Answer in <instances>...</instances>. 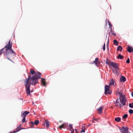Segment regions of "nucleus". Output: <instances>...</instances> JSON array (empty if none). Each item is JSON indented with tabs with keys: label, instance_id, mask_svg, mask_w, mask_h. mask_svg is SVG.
<instances>
[{
	"label": "nucleus",
	"instance_id": "nucleus-1",
	"mask_svg": "<svg viewBox=\"0 0 133 133\" xmlns=\"http://www.w3.org/2000/svg\"><path fill=\"white\" fill-rule=\"evenodd\" d=\"M30 72L32 75H34L31 77L29 76L24 81L25 86L26 89V92L27 95H30V88L31 85H35L36 84L38 83V79L41 78V74L39 72L38 73H35L33 69L30 70Z\"/></svg>",
	"mask_w": 133,
	"mask_h": 133
},
{
	"label": "nucleus",
	"instance_id": "nucleus-2",
	"mask_svg": "<svg viewBox=\"0 0 133 133\" xmlns=\"http://www.w3.org/2000/svg\"><path fill=\"white\" fill-rule=\"evenodd\" d=\"M12 44L10 43V40L7 44L5 47L0 50V55L2 54H4L7 58L11 61L9 58L12 56H14L16 54L12 49Z\"/></svg>",
	"mask_w": 133,
	"mask_h": 133
},
{
	"label": "nucleus",
	"instance_id": "nucleus-3",
	"mask_svg": "<svg viewBox=\"0 0 133 133\" xmlns=\"http://www.w3.org/2000/svg\"><path fill=\"white\" fill-rule=\"evenodd\" d=\"M117 94H119L120 96V102L123 106L125 105L126 99L124 97V96L123 95L122 93L119 91L117 90Z\"/></svg>",
	"mask_w": 133,
	"mask_h": 133
},
{
	"label": "nucleus",
	"instance_id": "nucleus-4",
	"mask_svg": "<svg viewBox=\"0 0 133 133\" xmlns=\"http://www.w3.org/2000/svg\"><path fill=\"white\" fill-rule=\"evenodd\" d=\"M111 66L114 67L115 69V72L116 74H118L119 72V69L118 68V65L117 64L113 62H111Z\"/></svg>",
	"mask_w": 133,
	"mask_h": 133
},
{
	"label": "nucleus",
	"instance_id": "nucleus-5",
	"mask_svg": "<svg viewBox=\"0 0 133 133\" xmlns=\"http://www.w3.org/2000/svg\"><path fill=\"white\" fill-rule=\"evenodd\" d=\"M119 128L121 133H130L128 131L129 128L128 127H123L122 128Z\"/></svg>",
	"mask_w": 133,
	"mask_h": 133
},
{
	"label": "nucleus",
	"instance_id": "nucleus-6",
	"mask_svg": "<svg viewBox=\"0 0 133 133\" xmlns=\"http://www.w3.org/2000/svg\"><path fill=\"white\" fill-rule=\"evenodd\" d=\"M110 87L108 85H106L105 87V94L106 95L110 94L111 92L110 90Z\"/></svg>",
	"mask_w": 133,
	"mask_h": 133
},
{
	"label": "nucleus",
	"instance_id": "nucleus-7",
	"mask_svg": "<svg viewBox=\"0 0 133 133\" xmlns=\"http://www.w3.org/2000/svg\"><path fill=\"white\" fill-rule=\"evenodd\" d=\"M39 122V121L35 120L34 123L32 122H31L30 123V124L31 126L32 127L34 124L36 125H37Z\"/></svg>",
	"mask_w": 133,
	"mask_h": 133
},
{
	"label": "nucleus",
	"instance_id": "nucleus-8",
	"mask_svg": "<svg viewBox=\"0 0 133 133\" xmlns=\"http://www.w3.org/2000/svg\"><path fill=\"white\" fill-rule=\"evenodd\" d=\"M29 112L27 111H25L21 115L22 117H25L27 115L29 114Z\"/></svg>",
	"mask_w": 133,
	"mask_h": 133
},
{
	"label": "nucleus",
	"instance_id": "nucleus-9",
	"mask_svg": "<svg viewBox=\"0 0 133 133\" xmlns=\"http://www.w3.org/2000/svg\"><path fill=\"white\" fill-rule=\"evenodd\" d=\"M128 48H127V50L129 52H131L133 51V48L131 47L129 45L128 46Z\"/></svg>",
	"mask_w": 133,
	"mask_h": 133
},
{
	"label": "nucleus",
	"instance_id": "nucleus-10",
	"mask_svg": "<svg viewBox=\"0 0 133 133\" xmlns=\"http://www.w3.org/2000/svg\"><path fill=\"white\" fill-rule=\"evenodd\" d=\"M126 80V78L125 77L123 76H122L120 78V82H125Z\"/></svg>",
	"mask_w": 133,
	"mask_h": 133
},
{
	"label": "nucleus",
	"instance_id": "nucleus-11",
	"mask_svg": "<svg viewBox=\"0 0 133 133\" xmlns=\"http://www.w3.org/2000/svg\"><path fill=\"white\" fill-rule=\"evenodd\" d=\"M21 129V126H19L17 128H16V129H15V131L14 130L13 131L14 133H15L16 132H17L19 131H20Z\"/></svg>",
	"mask_w": 133,
	"mask_h": 133
},
{
	"label": "nucleus",
	"instance_id": "nucleus-12",
	"mask_svg": "<svg viewBox=\"0 0 133 133\" xmlns=\"http://www.w3.org/2000/svg\"><path fill=\"white\" fill-rule=\"evenodd\" d=\"M102 107H101L99 108L98 109H97V110L98 111L99 114H101L102 113Z\"/></svg>",
	"mask_w": 133,
	"mask_h": 133
},
{
	"label": "nucleus",
	"instance_id": "nucleus-13",
	"mask_svg": "<svg viewBox=\"0 0 133 133\" xmlns=\"http://www.w3.org/2000/svg\"><path fill=\"white\" fill-rule=\"evenodd\" d=\"M41 83L44 86H45L46 85V82L45 81V79H42L41 81Z\"/></svg>",
	"mask_w": 133,
	"mask_h": 133
},
{
	"label": "nucleus",
	"instance_id": "nucleus-14",
	"mask_svg": "<svg viewBox=\"0 0 133 133\" xmlns=\"http://www.w3.org/2000/svg\"><path fill=\"white\" fill-rule=\"evenodd\" d=\"M114 81L113 79H112L110 81V82L109 83V85H114Z\"/></svg>",
	"mask_w": 133,
	"mask_h": 133
},
{
	"label": "nucleus",
	"instance_id": "nucleus-15",
	"mask_svg": "<svg viewBox=\"0 0 133 133\" xmlns=\"http://www.w3.org/2000/svg\"><path fill=\"white\" fill-rule=\"evenodd\" d=\"M115 121L118 122L120 121L121 118L119 117H117L115 118Z\"/></svg>",
	"mask_w": 133,
	"mask_h": 133
},
{
	"label": "nucleus",
	"instance_id": "nucleus-16",
	"mask_svg": "<svg viewBox=\"0 0 133 133\" xmlns=\"http://www.w3.org/2000/svg\"><path fill=\"white\" fill-rule=\"evenodd\" d=\"M122 48L121 46H118L117 49V50L118 51L119 50L120 51H122Z\"/></svg>",
	"mask_w": 133,
	"mask_h": 133
},
{
	"label": "nucleus",
	"instance_id": "nucleus-17",
	"mask_svg": "<svg viewBox=\"0 0 133 133\" xmlns=\"http://www.w3.org/2000/svg\"><path fill=\"white\" fill-rule=\"evenodd\" d=\"M118 59H122L123 58V56L122 55L120 54H119L118 56L117 57Z\"/></svg>",
	"mask_w": 133,
	"mask_h": 133
},
{
	"label": "nucleus",
	"instance_id": "nucleus-18",
	"mask_svg": "<svg viewBox=\"0 0 133 133\" xmlns=\"http://www.w3.org/2000/svg\"><path fill=\"white\" fill-rule=\"evenodd\" d=\"M65 125V124L64 123L61 125L59 126V128L60 129H61L62 128H64V127Z\"/></svg>",
	"mask_w": 133,
	"mask_h": 133
},
{
	"label": "nucleus",
	"instance_id": "nucleus-19",
	"mask_svg": "<svg viewBox=\"0 0 133 133\" xmlns=\"http://www.w3.org/2000/svg\"><path fill=\"white\" fill-rule=\"evenodd\" d=\"M45 123L46 125V127H48L49 126V122L48 121V120H45Z\"/></svg>",
	"mask_w": 133,
	"mask_h": 133
},
{
	"label": "nucleus",
	"instance_id": "nucleus-20",
	"mask_svg": "<svg viewBox=\"0 0 133 133\" xmlns=\"http://www.w3.org/2000/svg\"><path fill=\"white\" fill-rule=\"evenodd\" d=\"M69 130L70 131H72V130H74V129L72 128V125L71 124H70L69 125Z\"/></svg>",
	"mask_w": 133,
	"mask_h": 133
},
{
	"label": "nucleus",
	"instance_id": "nucleus-21",
	"mask_svg": "<svg viewBox=\"0 0 133 133\" xmlns=\"http://www.w3.org/2000/svg\"><path fill=\"white\" fill-rule=\"evenodd\" d=\"M113 42L114 44L116 45H118V43L116 39L114 40Z\"/></svg>",
	"mask_w": 133,
	"mask_h": 133
},
{
	"label": "nucleus",
	"instance_id": "nucleus-22",
	"mask_svg": "<svg viewBox=\"0 0 133 133\" xmlns=\"http://www.w3.org/2000/svg\"><path fill=\"white\" fill-rule=\"evenodd\" d=\"M98 59L97 58H96L95 60L93 61V63H95L96 64H97V62L98 61Z\"/></svg>",
	"mask_w": 133,
	"mask_h": 133
},
{
	"label": "nucleus",
	"instance_id": "nucleus-23",
	"mask_svg": "<svg viewBox=\"0 0 133 133\" xmlns=\"http://www.w3.org/2000/svg\"><path fill=\"white\" fill-rule=\"evenodd\" d=\"M128 116L127 114H125L123 116V119H125L127 118Z\"/></svg>",
	"mask_w": 133,
	"mask_h": 133
},
{
	"label": "nucleus",
	"instance_id": "nucleus-24",
	"mask_svg": "<svg viewBox=\"0 0 133 133\" xmlns=\"http://www.w3.org/2000/svg\"><path fill=\"white\" fill-rule=\"evenodd\" d=\"M111 62L110 61H108L106 63L109 66L111 65Z\"/></svg>",
	"mask_w": 133,
	"mask_h": 133
},
{
	"label": "nucleus",
	"instance_id": "nucleus-25",
	"mask_svg": "<svg viewBox=\"0 0 133 133\" xmlns=\"http://www.w3.org/2000/svg\"><path fill=\"white\" fill-rule=\"evenodd\" d=\"M129 107L131 108H133V103H132V104L130 103H129Z\"/></svg>",
	"mask_w": 133,
	"mask_h": 133
},
{
	"label": "nucleus",
	"instance_id": "nucleus-26",
	"mask_svg": "<svg viewBox=\"0 0 133 133\" xmlns=\"http://www.w3.org/2000/svg\"><path fill=\"white\" fill-rule=\"evenodd\" d=\"M85 124H82V129H84V128H86V129L87 128V127L85 128Z\"/></svg>",
	"mask_w": 133,
	"mask_h": 133
},
{
	"label": "nucleus",
	"instance_id": "nucleus-27",
	"mask_svg": "<svg viewBox=\"0 0 133 133\" xmlns=\"http://www.w3.org/2000/svg\"><path fill=\"white\" fill-rule=\"evenodd\" d=\"M129 112L130 114H132L133 113V110L132 109H130L129 110Z\"/></svg>",
	"mask_w": 133,
	"mask_h": 133
},
{
	"label": "nucleus",
	"instance_id": "nucleus-28",
	"mask_svg": "<svg viewBox=\"0 0 133 133\" xmlns=\"http://www.w3.org/2000/svg\"><path fill=\"white\" fill-rule=\"evenodd\" d=\"M111 32L112 34L114 35L115 36L116 35V34L115 33H114V32L112 30V29L111 28Z\"/></svg>",
	"mask_w": 133,
	"mask_h": 133
},
{
	"label": "nucleus",
	"instance_id": "nucleus-29",
	"mask_svg": "<svg viewBox=\"0 0 133 133\" xmlns=\"http://www.w3.org/2000/svg\"><path fill=\"white\" fill-rule=\"evenodd\" d=\"M23 118L22 120V122L24 123L26 122L25 117H23Z\"/></svg>",
	"mask_w": 133,
	"mask_h": 133
},
{
	"label": "nucleus",
	"instance_id": "nucleus-30",
	"mask_svg": "<svg viewBox=\"0 0 133 133\" xmlns=\"http://www.w3.org/2000/svg\"><path fill=\"white\" fill-rule=\"evenodd\" d=\"M126 62L128 63H130V60L129 58H128L126 61Z\"/></svg>",
	"mask_w": 133,
	"mask_h": 133
},
{
	"label": "nucleus",
	"instance_id": "nucleus-31",
	"mask_svg": "<svg viewBox=\"0 0 133 133\" xmlns=\"http://www.w3.org/2000/svg\"><path fill=\"white\" fill-rule=\"evenodd\" d=\"M108 22L109 26H110L111 27V28L112 26V25L110 23V22L108 21Z\"/></svg>",
	"mask_w": 133,
	"mask_h": 133
},
{
	"label": "nucleus",
	"instance_id": "nucleus-32",
	"mask_svg": "<svg viewBox=\"0 0 133 133\" xmlns=\"http://www.w3.org/2000/svg\"><path fill=\"white\" fill-rule=\"evenodd\" d=\"M103 49L104 50H105V43H104L103 48Z\"/></svg>",
	"mask_w": 133,
	"mask_h": 133
},
{
	"label": "nucleus",
	"instance_id": "nucleus-33",
	"mask_svg": "<svg viewBox=\"0 0 133 133\" xmlns=\"http://www.w3.org/2000/svg\"><path fill=\"white\" fill-rule=\"evenodd\" d=\"M86 129V128H84V129H82V130L81 131V132H85V130Z\"/></svg>",
	"mask_w": 133,
	"mask_h": 133
},
{
	"label": "nucleus",
	"instance_id": "nucleus-34",
	"mask_svg": "<svg viewBox=\"0 0 133 133\" xmlns=\"http://www.w3.org/2000/svg\"><path fill=\"white\" fill-rule=\"evenodd\" d=\"M118 99H117V100L116 101V103H117L118 104H119L120 103L119 102H118Z\"/></svg>",
	"mask_w": 133,
	"mask_h": 133
},
{
	"label": "nucleus",
	"instance_id": "nucleus-35",
	"mask_svg": "<svg viewBox=\"0 0 133 133\" xmlns=\"http://www.w3.org/2000/svg\"><path fill=\"white\" fill-rule=\"evenodd\" d=\"M119 105L120 106L119 107L120 108H121V107L122 106V105L120 104V103L119 104H117V105Z\"/></svg>",
	"mask_w": 133,
	"mask_h": 133
},
{
	"label": "nucleus",
	"instance_id": "nucleus-36",
	"mask_svg": "<svg viewBox=\"0 0 133 133\" xmlns=\"http://www.w3.org/2000/svg\"><path fill=\"white\" fill-rule=\"evenodd\" d=\"M109 39L108 38V42H107V45H109Z\"/></svg>",
	"mask_w": 133,
	"mask_h": 133
},
{
	"label": "nucleus",
	"instance_id": "nucleus-37",
	"mask_svg": "<svg viewBox=\"0 0 133 133\" xmlns=\"http://www.w3.org/2000/svg\"><path fill=\"white\" fill-rule=\"evenodd\" d=\"M74 133V130H73L72 131H71V133Z\"/></svg>",
	"mask_w": 133,
	"mask_h": 133
},
{
	"label": "nucleus",
	"instance_id": "nucleus-38",
	"mask_svg": "<svg viewBox=\"0 0 133 133\" xmlns=\"http://www.w3.org/2000/svg\"><path fill=\"white\" fill-rule=\"evenodd\" d=\"M95 120L96 121H97V119H96L94 118V119H93V120Z\"/></svg>",
	"mask_w": 133,
	"mask_h": 133
},
{
	"label": "nucleus",
	"instance_id": "nucleus-39",
	"mask_svg": "<svg viewBox=\"0 0 133 133\" xmlns=\"http://www.w3.org/2000/svg\"><path fill=\"white\" fill-rule=\"evenodd\" d=\"M77 129H75V130L76 131V133H77Z\"/></svg>",
	"mask_w": 133,
	"mask_h": 133
},
{
	"label": "nucleus",
	"instance_id": "nucleus-40",
	"mask_svg": "<svg viewBox=\"0 0 133 133\" xmlns=\"http://www.w3.org/2000/svg\"><path fill=\"white\" fill-rule=\"evenodd\" d=\"M91 125V124H89V125H87V128L88 127H89V126Z\"/></svg>",
	"mask_w": 133,
	"mask_h": 133
},
{
	"label": "nucleus",
	"instance_id": "nucleus-41",
	"mask_svg": "<svg viewBox=\"0 0 133 133\" xmlns=\"http://www.w3.org/2000/svg\"><path fill=\"white\" fill-rule=\"evenodd\" d=\"M131 94L132 96L133 97V92H132Z\"/></svg>",
	"mask_w": 133,
	"mask_h": 133
},
{
	"label": "nucleus",
	"instance_id": "nucleus-42",
	"mask_svg": "<svg viewBox=\"0 0 133 133\" xmlns=\"http://www.w3.org/2000/svg\"><path fill=\"white\" fill-rule=\"evenodd\" d=\"M45 125V123H44L43 124V125L44 126Z\"/></svg>",
	"mask_w": 133,
	"mask_h": 133
},
{
	"label": "nucleus",
	"instance_id": "nucleus-43",
	"mask_svg": "<svg viewBox=\"0 0 133 133\" xmlns=\"http://www.w3.org/2000/svg\"><path fill=\"white\" fill-rule=\"evenodd\" d=\"M113 72L115 73V71L114 70H113Z\"/></svg>",
	"mask_w": 133,
	"mask_h": 133
},
{
	"label": "nucleus",
	"instance_id": "nucleus-44",
	"mask_svg": "<svg viewBox=\"0 0 133 133\" xmlns=\"http://www.w3.org/2000/svg\"><path fill=\"white\" fill-rule=\"evenodd\" d=\"M33 90H31V92H32L33 91Z\"/></svg>",
	"mask_w": 133,
	"mask_h": 133
},
{
	"label": "nucleus",
	"instance_id": "nucleus-45",
	"mask_svg": "<svg viewBox=\"0 0 133 133\" xmlns=\"http://www.w3.org/2000/svg\"><path fill=\"white\" fill-rule=\"evenodd\" d=\"M107 21V19H106V21Z\"/></svg>",
	"mask_w": 133,
	"mask_h": 133
},
{
	"label": "nucleus",
	"instance_id": "nucleus-46",
	"mask_svg": "<svg viewBox=\"0 0 133 133\" xmlns=\"http://www.w3.org/2000/svg\"><path fill=\"white\" fill-rule=\"evenodd\" d=\"M92 122H94V120H93L92 121Z\"/></svg>",
	"mask_w": 133,
	"mask_h": 133
}]
</instances>
